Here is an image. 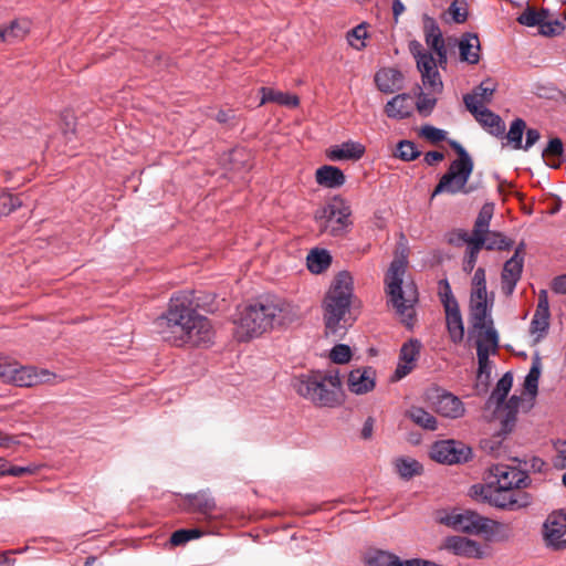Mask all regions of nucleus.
I'll return each instance as SVG.
<instances>
[{"mask_svg": "<svg viewBox=\"0 0 566 566\" xmlns=\"http://www.w3.org/2000/svg\"><path fill=\"white\" fill-rule=\"evenodd\" d=\"M214 296H197L195 292L184 291L174 294L167 311L156 319L163 338L177 347H199L212 343L214 332L210 321L197 313L201 307L214 312Z\"/></svg>", "mask_w": 566, "mask_h": 566, "instance_id": "1", "label": "nucleus"}, {"mask_svg": "<svg viewBox=\"0 0 566 566\" xmlns=\"http://www.w3.org/2000/svg\"><path fill=\"white\" fill-rule=\"evenodd\" d=\"M302 316L300 306L287 300L279 296L263 297L240 313L234 335L239 342H248L275 327L293 324Z\"/></svg>", "mask_w": 566, "mask_h": 566, "instance_id": "2", "label": "nucleus"}, {"mask_svg": "<svg viewBox=\"0 0 566 566\" xmlns=\"http://www.w3.org/2000/svg\"><path fill=\"white\" fill-rule=\"evenodd\" d=\"M353 296V277L348 272H339L323 302L326 335L342 337L354 318L349 306Z\"/></svg>", "mask_w": 566, "mask_h": 566, "instance_id": "3", "label": "nucleus"}, {"mask_svg": "<svg viewBox=\"0 0 566 566\" xmlns=\"http://www.w3.org/2000/svg\"><path fill=\"white\" fill-rule=\"evenodd\" d=\"M407 256L396 255L386 273L385 283L389 301L400 321L411 326L415 321V304L418 302V291L412 282L403 284L407 269Z\"/></svg>", "mask_w": 566, "mask_h": 566, "instance_id": "4", "label": "nucleus"}, {"mask_svg": "<svg viewBox=\"0 0 566 566\" xmlns=\"http://www.w3.org/2000/svg\"><path fill=\"white\" fill-rule=\"evenodd\" d=\"M340 386L337 371H313L294 381L296 392L321 407H332L337 402L336 389Z\"/></svg>", "mask_w": 566, "mask_h": 566, "instance_id": "5", "label": "nucleus"}, {"mask_svg": "<svg viewBox=\"0 0 566 566\" xmlns=\"http://www.w3.org/2000/svg\"><path fill=\"white\" fill-rule=\"evenodd\" d=\"M470 495L492 506L516 511L531 503V496L523 490L509 489L492 484H475L470 489Z\"/></svg>", "mask_w": 566, "mask_h": 566, "instance_id": "6", "label": "nucleus"}, {"mask_svg": "<svg viewBox=\"0 0 566 566\" xmlns=\"http://www.w3.org/2000/svg\"><path fill=\"white\" fill-rule=\"evenodd\" d=\"M350 214L349 205L343 198L335 196L325 206L316 210L315 221L322 233L339 237L350 226Z\"/></svg>", "mask_w": 566, "mask_h": 566, "instance_id": "7", "label": "nucleus"}, {"mask_svg": "<svg viewBox=\"0 0 566 566\" xmlns=\"http://www.w3.org/2000/svg\"><path fill=\"white\" fill-rule=\"evenodd\" d=\"M473 167L451 165L444 175L440 178L431 193V200L441 195H469L478 189L476 186L469 185V179L472 175Z\"/></svg>", "mask_w": 566, "mask_h": 566, "instance_id": "8", "label": "nucleus"}, {"mask_svg": "<svg viewBox=\"0 0 566 566\" xmlns=\"http://www.w3.org/2000/svg\"><path fill=\"white\" fill-rule=\"evenodd\" d=\"M409 51L416 59L417 69L421 74V81L424 87L430 88L433 93H441L443 84L438 71V63L433 55L424 52L422 44L413 40L409 43Z\"/></svg>", "mask_w": 566, "mask_h": 566, "instance_id": "9", "label": "nucleus"}, {"mask_svg": "<svg viewBox=\"0 0 566 566\" xmlns=\"http://www.w3.org/2000/svg\"><path fill=\"white\" fill-rule=\"evenodd\" d=\"M447 526L469 534H486L493 531V526L502 527L497 522L483 517L475 512L449 514L440 520Z\"/></svg>", "mask_w": 566, "mask_h": 566, "instance_id": "10", "label": "nucleus"}, {"mask_svg": "<svg viewBox=\"0 0 566 566\" xmlns=\"http://www.w3.org/2000/svg\"><path fill=\"white\" fill-rule=\"evenodd\" d=\"M424 400L437 413L450 419H458L465 412L463 402L453 394L440 388H429Z\"/></svg>", "mask_w": 566, "mask_h": 566, "instance_id": "11", "label": "nucleus"}, {"mask_svg": "<svg viewBox=\"0 0 566 566\" xmlns=\"http://www.w3.org/2000/svg\"><path fill=\"white\" fill-rule=\"evenodd\" d=\"M530 483L525 471L503 463L491 464L488 470L486 483L502 488L522 490Z\"/></svg>", "mask_w": 566, "mask_h": 566, "instance_id": "12", "label": "nucleus"}, {"mask_svg": "<svg viewBox=\"0 0 566 566\" xmlns=\"http://www.w3.org/2000/svg\"><path fill=\"white\" fill-rule=\"evenodd\" d=\"M430 455L437 462L454 464L469 461L472 450L460 441L443 440L433 443Z\"/></svg>", "mask_w": 566, "mask_h": 566, "instance_id": "13", "label": "nucleus"}, {"mask_svg": "<svg viewBox=\"0 0 566 566\" xmlns=\"http://www.w3.org/2000/svg\"><path fill=\"white\" fill-rule=\"evenodd\" d=\"M517 22L526 27H538L543 35L552 36L559 34L564 30V25L557 20H549L547 10L537 11L527 7L518 17Z\"/></svg>", "mask_w": 566, "mask_h": 566, "instance_id": "14", "label": "nucleus"}, {"mask_svg": "<svg viewBox=\"0 0 566 566\" xmlns=\"http://www.w3.org/2000/svg\"><path fill=\"white\" fill-rule=\"evenodd\" d=\"M423 32L427 45L434 51L438 56V65L443 66L447 63V49L442 32L433 18L429 15L423 17Z\"/></svg>", "mask_w": 566, "mask_h": 566, "instance_id": "15", "label": "nucleus"}, {"mask_svg": "<svg viewBox=\"0 0 566 566\" xmlns=\"http://www.w3.org/2000/svg\"><path fill=\"white\" fill-rule=\"evenodd\" d=\"M549 326V303L547 292L542 290L538 294V302L531 322L530 332L536 335L535 340L538 342L546 334Z\"/></svg>", "mask_w": 566, "mask_h": 566, "instance_id": "16", "label": "nucleus"}, {"mask_svg": "<svg viewBox=\"0 0 566 566\" xmlns=\"http://www.w3.org/2000/svg\"><path fill=\"white\" fill-rule=\"evenodd\" d=\"M467 109L490 134L496 137L504 135L505 124L499 115L485 107L471 106L469 103Z\"/></svg>", "mask_w": 566, "mask_h": 566, "instance_id": "17", "label": "nucleus"}, {"mask_svg": "<svg viewBox=\"0 0 566 566\" xmlns=\"http://www.w3.org/2000/svg\"><path fill=\"white\" fill-rule=\"evenodd\" d=\"M566 534V514H551L543 526V535L548 547L555 549Z\"/></svg>", "mask_w": 566, "mask_h": 566, "instance_id": "18", "label": "nucleus"}, {"mask_svg": "<svg viewBox=\"0 0 566 566\" xmlns=\"http://www.w3.org/2000/svg\"><path fill=\"white\" fill-rule=\"evenodd\" d=\"M421 344L417 339H410L405 343L400 349L399 364L395 371L396 379L407 376L415 367V363L419 357Z\"/></svg>", "mask_w": 566, "mask_h": 566, "instance_id": "19", "label": "nucleus"}, {"mask_svg": "<svg viewBox=\"0 0 566 566\" xmlns=\"http://www.w3.org/2000/svg\"><path fill=\"white\" fill-rule=\"evenodd\" d=\"M444 547L453 554L467 558H481L483 556L480 544L463 536L447 537Z\"/></svg>", "mask_w": 566, "mask_h": 566, "instance_id": "20", "label": "nucleus"}, {"mask_svg": "<svg viewBox=\"0 0 566 566\" xmlns=\"http://www.w3.org/2000/svg\"><path fill=\"white\" fill-rule=\"evenodd\" d=\"M523 265L524 262L516 258H511L504 263L501 274V287L503 294L506 296L513 294L515 286L522 276Z\"/></svg>", "mask_w": 566, "mask_h": 566, "instance_id": "21", "label": "nucleus"}, {"mask_svg": "<svg viewBox=\"0 0 566 566\" xmlns=\"http://www.w3.org/2000/svg\"><path fill=\"white\" fill-rule=\"evenodd\" d=\"M375 370L371 367L354 369L348 375V388L357 395L366 394L375 387Z\"/></svg>", "mask_w": 566, "mask_h": 566, "instance_id": "22", "label": "nucleus"}, {"mask_svg": "<svg viewBox=\"0 0 566 566\" xmlns=\"http://www.w3.org/2000/svg\"><path fill=\"white\" fill-rule=\"evenodd\" d=\"M49 375L46 370L38 373L33 367L21 366L17 363L10 384L20 387H32L45 381Z\"/></svg>", "mask_w": 566, "mask_h": 566, "instance_id": "23", "label": "nucleus"}, {"mask_svg": "<svg viewBox=\"0 0 566 566\" xmlns=\"http://www.w3.org/2000/svg\"><path fill=\"white\" fill-rule=\"evenodd\" d=\"M188 510L201 514L205 518L214 516L217 510L216 502L207 492L200 491L186 496Z\"/></svg>", "mask_w": 566, "mask_h": 566, "instance_id": "24", "label": "nucleus"}, {"mask_svg": "<svg viewBox=\"0 0 566 566\" xmlns=\"http://www.w3.org/2000/svg\"><path fill=\"white\" fill-rule=\"evenodd\" d=\"M497 83L493 78H486L478 85L471 94H467L463 97V102L467 105L483 107V104H488L492 101L493 94L496 91Z\"/></svg>", "mask_w": 566, "mask_h": 566, "instance_id": "25", "label": "nucleus"}, {"mask_svg": "<svg viewBox=\"0 0 566 566\" xmlns=\"http://www.w3.org/2000/svg\"><path fill=\"white\" fill-rule=\"evenodd\" d=\"M444 313L450 340L460 344L464 338V325L459 304L444 307Z\"/></svg>", "mask_w": 566, "mask_h": 566, "instance_id": "26", "label": "nucleus"}, {"mask_svg": "<svg viewBox=\"0 0 566 566\" xmlns=\"http://www.w3.org/2000/svg\"><path fill=\"white\" fill-rule=\"evenodd\" d=\"M375 83L379 91L394 93L401 88L402 74L396 69H381L375 75Z\"/></svg>", "mask_w": 566, "mask_h": 566, "instance_id": "27", "label": "nucleus"}, {"mask_svg": "<svg viewBox=\"0 0 566 566\" xmlns=\"http://www.w3.org/2000/svg\"><path fill=\"white\" fill-rule=\"evenodd\" d=\"M412 108L413 102L410 95L399 94L386 104L385 113L388 117L402 119L411 115Z\"/></svg>", "mask_w": 566, "mask_h": 566, "instance_id": "28", "label": "nucleus"}, {"mask_svg": "<svg viewBox=\"0 0 566 566\" xmlns=\"http://www.w3.org/2000/svg\"><path fill=\"white\" fill-rule=\"evenodd\" d=\"M492 302H469V323L472 329H483V327L493 321L491 317Z\"/></svg>", "mask_w": 566, "mask_h": 566, "instance_id": "29", "label": "nucleus"}, {"mask_svg": "<svg viewBox=\"0 0 566 566\" xmlns=\"http://www.w3.org/2000/svg\"><path fill=\"white\" fill-rule=\"evenodd\" d=\"M513 384V377L510 373L503 375L497 381L496 387L492 391L491 396L486 401V408H494V413H500L503 402L507 394L510 392Z\"/></svg>", "mask_w": 566, "mask_h": 566, "instance_id": "30", "label": "nucleus"}, {"mask_svg": "<svg viewBox=\"0 0 566 566\" xmlns=\"http://www.w3.org/2000/svg\"><path fill=\"white\" fill-rule=\"evenodd\" d=\"M365 154V147L356 142H345L329 149L327 156L331 160H358Z\"/></svg>", "mask_w": 566, "mask_h": 566, "instance_id": "31", "label": "nucleus"}, {"mask_svg": "<svg viewBox=\"0 0 566 566\" xmlns=\"http://www.w3.org/2000/svg\"><path fill=\"white\" fill-rule=\"evenodd\" d=\"M316 182L326 188H339L345 181V175L335 166L325 165L319 167L315 174Z\"/></svg>", "mask_w": 566, "mask_h": 566, "instance_id": "32", "label": "nucleus"}, {"mask_svg": "<svg viewBox=\"0 0 566 566\" xmlns=\"http://www.w3.org/2000/svg\"><path fill=\"white\" fill-rule=\"evenodd\" d=\"M460 57L470 64H478L480 61V41L476 34L467 33L459 43Z\"/></svg>", "mask_w": 566, "mask_h": 566, "instance_id": "33", "label": "nucleus"}, {"mask_svg": "<svg viewBox=\"0 0 566 566\" xmlns=\"http://www.w3.org/2000/svg\"><path fill=\"white\" fill-rule=\"evenodd\" d=\"M260 93L262 95L261 102H260L261 105L269 103V102H273L279 105L296 107L300 104V99L296 95H292V94L284 93L281 91H275L273 88L261 87Z\"/></svg>", "mask_w": 566, "mask_h": 566, "instance_id": "34", "label": "nucleus"}, {"mask_svg": "<svg viewBox=\"0 0 566 566\" xmlns=\"http://www.w3.org/2000/svg\"><path fill=\"white\" fill-rule=\"evenodd\" d=\"M406 417L424 430L434 431L438 428V421L436 417L421 407H410L406 411Z\"/></svg>", "mask_w": 566, "mask_h": 566, "instance_id": "35", "label": "nucleus"}, {"mask_svg": "<svg viewBox=\"0 0 566 566\" xmlns=\"http://www.w3.org/2000/svg\"><path fill=\"white\" fill-rule=\"evenodd\" d=\"M307 269L314 274H321L327 270L332 263V256L328 251L322 249L312 250L307 258Z\"/></svg>", "mask_w": 566, "mask_h": 566, "instance_id": "36", "label": "nucleus"}, {"mask_svg": "<svg viewBox=\"0 0 566 566\" xmlns=\"http://www.w3.org/2000/svg\"><path fill=\"white\" fill-rule=\"evenodd\" d=\"M480 239L483 241V248L486 250H510L513 245V240L506 238L501 232L486 231L484 234L475 237L474 240Z\"/></svg>", "mask_w": 566, "mask_h": 566, "instance_id": "37", "label": "nucleus"}, {"mask_svg": "<svg viewBox=\"0 0 566 566\" xmlns=\"http://www.w3.org/2000/svg\"><path fill=\"white\" fill-rule=\"evenodd\" d=\"M478 332L476 347L484 346L490 353L495 354L499 348V334L493 326V321L483 327V329H475Z\"/></svg>", "mask_w": 566, "mask_h": 566, "instance_id": "38", "label": "nucleus"}, {"mask_svg": "<svg viewBox=\"0 0 566 566\" xmlns=\"http://www.w3.org/2000/svg\"><path fill=\"white\" fill-rule=\"evenodd\" d=\"M542 371V364L541 359L538 357H535L532 361L531 369L525 377L524 381V389L526 392H528L532 396H535L537 394L538 389V379Z\"/></svg>", "mask_w": 566, "mask_h": 566, "instance_id": "39", "label": "nucleus"}, {"mask_svg": "<svg viewBox=\"0 0 566 566\" xmlns=\"http://www.w3.org/2000/svg\"><path fill=\"white\" fill-rule=\"evenodd\" d=\"M27 27L18 21H12L10 25L0 29V41L13 43L17 40L23 39L27 34Z\"/></svg>", "mask_w": 566, "mask_h": 566, "instance_id": "40", "label": "nucleus"}, {"mask_svg": "<svg viewBox=\"0 0 566 566\" xmlns=\"http://www.w3.org/2000/svg\"><path fill=\"white\" fill-rule=\"evenodd\" d=\"M494 206L492 203H485L474 222L473 231L475 232V237L484 234V232L489 231L490 221L493 216Z\"/></svg>", "mask_w": 566, "mask_h": 566, "instance_id": "41", "label": "nucleus"}, {"mask_svg": "<svg viewBox=\"0 0 566 566\" xmlns=\"http://www.w3.org/2000/svg\"><path fill=\"white\" fill-rule=\"evenodd\" d=\"M396 469L401 478L410 479L421 473L422 465L413 459H398Z\"/></svg>", "mask_w": 566, "mask_h": 566, "instance_id": "42", "label": "nucleus"}, {"mask_svg": "<svg viewBox=\"0 0 566 566\" xmlns=\"http://www.w3.org/2000/svg\"><path fill=\"white\" fill-rule=\"evenodd\" d=\"M526 128V124L522 118H516L512 122L509 133L505 135V138L510 144L513 145L514 149H521L522 138L524 130Z\"/></svg>", "mask_w": 566, "mask_h": 566, "instance_id": "43", "label": "nucleus"}, {"mask_svg": "<svg viewBox=\"0 0 566 566\" xmlns=\"http://www.w3.org/2000/svg\"><path fill=\"white\" fill-rule=\"evenodd\" d=\"M490 352L482 345H479L476 348L478 361H479V370H478V379L483 381H488L491 375V361L489 359Z\"/></svg>", "mask_w": 566, "mask_h": 566, "instance_id": "44", "label": "nucleus"}, {"mask_svg": "<svg viewBox=\"0 0 566 566\" xmlns=\"http://www.w3.org/2000/svg\"><path fill=\"white\" fill-rule=\"evenodd\" d=\"M427 92H419L418 101L416 103L417 111L422 116H428L433 111L437 98L431 96V94H434L430 88H427Z\"/></svg>", "mask_w": 566, "mask_h": 566, "instance_id": "45", "label": "nucleus"}, {"mask_svg": "<svg viewBox=\"0 0 566 566\" xmlns=\"http://www.w3.org/2000/svg\"><path fill=\"white\" fill-rule=\"evenodd\" d=\"M471 247L467 248V253L463 260V271L471 273L475 266L479 252L483 249V241L480 239L473 240Z\"/></svg>", "mask_w": 566, "mask_h": 566, "instance_id": "46", "label": "nucleus"}, {"mask_svg": "<svg viewBox=\"0 0 566 566\" xmlns=\"http://www.w3.org/2000/svg\"><path fill=\"white\" fill-rule=\"evenodd\" d=\"M202 534H203V532L198 530V528H190V530L182 528V530H178V531H176V532H174L171 534L170 543L174 546H179V545L186 544L190 539H195V538L201 537Z\"/></svg>", "mask_w": 566, "mask_h": 566, "instance_id": "47", "label": "nucleus"}, {"mask_svg": "<svg viewBox=\"0 0 566 566\" xmlns=\"http://www.w3.org/2000/svg\"><path fill=\"white\" fill-rule=\"evenodd\" d=\"M398 559L394 554L378 551L367 559V566H398Z\"/></svg>", "mask_w": 566, "mask_h": 566, "instance_id": "48", "label": "nucleus"}, {"mask_svg": "<svg viewBox=\"0 0 566 566\" xmlns=\"http://www.w3.org/2000/svg\"><path fill=\"white\" fill-rule=\"evenodd\" d=\"M347 41L350 46H353L356 50H361L365 48L364 40L367 38V29L364 23L358 24L354 29L347 32Z\"/></svg>", "mask_w": 566, "mask_h": 566, "instance_id": "49", "label": "nucleus"}, {"mask_svg": "<svg viewBox=\"0 0 566 566\" xmlns=\"http://www.w3.org/2000/svg\"><path fill=\"white\" fill-rule=\"evenodd\" d=\"M396 156L405 161L415 160L420 156V151L410 140H401L397 145Z\"/></svg>", "mask_w": 566, "mask_h": 566, "instance_id": "50", "label": "nucleus"}, {"mask_svg": "<svg viewBox=\"0 0 566 566\" xmlns=\"http://www.w3.org/2000/svg\"><path fill=\"white\" fill-rule=\"evenodd\" d=\"M22 205L21 200L3 190H0V216H7Z\"/></svg>", "mask_w": 566, "mask_h": 566, "instance_id": "51", "label": "nucleus"}, {"mask_svg": "<svg viewBox=\"0 0 566 566\" xmlns=\"http://www.w3.org/2000/svg\"><path fill=\"white\" fill-rule=\"evenodd\" d=\"M564 153L563 142L559 138H553L549 140L547 147L543 150V158L546 160L548 165L554 168L558 167V164L549 163L551 158H558Z\"/></svg>", "mask_w": 566, "mask_h": 566, "instance_id": "52", "label": "nucleus"}, {"mask_svg": "<svg viewBox=\"0 0 566 566\" xmlns=\"http://www.w3.org/2000/svg\"><path fill=\"white\" fill-rule=\"evenodd\" d=\"M521 398L517 396H512L507 402H503L501 412L496 413L499 417L502 416L503 412L505 413V420L503 422L504 427L506 428L511 421L515 420V415L517 412L518 406H520Z\"/></svg>", "mask_w": 566, "mask_h": 566, "instance_id": "53", "label": "nucleus"}, {"mask_svg": "<svg viewBox=\"0 0 566 566\" xmlns=\"http://www.w3.org/2000/svg\"><path fill=\"white\" fill-rule=\"evenodd\" d=\"M438 294H439L440 301H441V303L443 305V308L459 304L457 298L454 297V295L452 293L450 283L446 279L439 281Z\"/></svg>", "mask_w": 566, "mask_h": 566, "instance_id": "54", "label": "nucleus"}, {"mask_svg": "<svg viewBox=\"0 0 566 566\" xmlns=\"http://www.w3.org/2000/svg\"><path fill=\"white\" fill-rule=\"evenodd\" d=\"M451 148L457 153L458 158L451 165L474 167L473 160L463 146L457 140H450Z\"/></svg>", "mask_w": 566, "mask_h": 566, "instance_id": "55", "label": "nucleus"}, {"mask_svg": "<svg viewBox=\"0 0 566 566\" xmlns=\"http://www.w3.org/2000/svg\"><path fill=\"white\" fill-rule=\"evenodd\" d=\"M451 148L457 153L458 158L451 165L474 167L473 160L463 146L457 140H450Z\"/></svg>", "mask_w": 566, "mask_h": 566, "instance_id": "56", "label": "nucleus"}, {"mask_svg": "<svg viewBox=\"0 0 566 566\" xmlns=\"http://www.w3.org/2000/svg\"><path fill=\"white\" fill-rule=\"evenodd\" d=\"M449 13L452 15V19L457 23H463L467 21L468 11H467V1L465 0H454L449 7Z\"/></svg>", "mask_w": 566, "mask_h": 566, "instance_id": "57", "label": "nucleus"}, {"mask_svg": "<svg viewBox=\"0 0 566 566\" xmlns=\"http://www.w3.org/2000/svg\"><path fill=\"white\" fill-rule=\"evenodd\" d=\"M420 135L428 139L429 142L437 144L447 138V132L440 128H437L431 125H424L421 127Z\"/></svg>", "mask_w": 566, "mask_h": 566, "instance_id": "58", "label": "nucleus"}, {"mask_svg": "<svg viewBox=\"0 0 566 566\" xmlns=\"http://www.w3.org/2000/svg\"><path fill=\"white\" fill-rule=\"evenodd\" d=\"M352 357L349 346L339 344L333 347L331 350V359L336 364L348 363Z\"/></svg>", "mask_w": 566, "mask_h": 566, "instance_id": "59", "label": "nucleus"}, {"mask_svg": "<svg viewBox=\"0 0 566 566\" xmlns=\"http://www.w3.org/2000/svg\"><path fill=\"white\" fill-rule=\"evenodd\" d=\"M15 365L17 361H11L7 357L0 356V379L10 384Z\"/></svg>", "mask_w": 566, "mask_h": 566, "instance_id": "60", "label": "nucleus"}, {"mask_svg": "<svg viewBox=\"0 0 566 566\" xmlns=\"http://www.w3.org/2000/svg\"><path fill=\"white\" fill-rule=\"evenodd\" d=\"M470 302H488L486 285L472 286Z\"/></svg>", "mask_w": 566, "mask_h": 566, "instance_id": "61", "label": "nucleus"}, {"mask_svg": "<svg viewBox=\"0 0 566 566\" xmlns=\"http://www.w3.org/2000/svg\"><path fill=\"white\" fill-rule=\"evenodd\" d=\"M541 138V134L535 128H530L526 130V142L522 147L524 150H528L533 145H535Z\"/></svg>", "mask_w": 566, "mask_h": 566, "instance_id": "62", "label": "nucleus"}, {"mask_svg": "<svg viewBox=\"0 0 566 566\" xmlns=\"http://www.w3.org/2000/svg\"><path fill=\"white\" fill-rule=\"evenodd\" d=\"M444 158V155L440 151H428L424 155V161L429 165H436L437 163L442 161Z\"/></svg>", "mask_w": 566, "mask_h": 566, "instance_id": "63", "label": "nucleus"}, {"mask_svg": "<svg viewBox=\"0 0 566 566\" xmlns=\"http://www.w3.org/2000/svg\"><path fill=\"white\" fill-rule=\"evenodd\" d=\"M552 289L556 293H566V275H560L553 281Z\"/></svg>", "mask_w": 566, "mask_h": 566, "instance_id": "64", "label": "nucleus"}]
</instances>
